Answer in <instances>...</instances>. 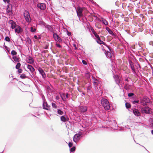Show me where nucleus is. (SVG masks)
I'll return each instance as SVG.
<instances>
[{
    "mask_svg": "<svg viewBox=\"0 0 153 153\" xmlns=\"http://www.w3.org/2000/svg\"><path fill=\"white\" fill-rule=\"evenodd\" d=\"M140 104L143 106H146L148 103L150 102V100L148 97L144 96L142 97H140Z\"/></svg>",
    "mask_w": 153,
    "mask_h": 153,
    "instance_id": "nucleus-1",
    "label": "nucleus"
},
{
    "mask_svg": "<svg viewBox=\"0 0 153 153\" xmlns=\"http://www.w3.org/2000/svg\"><path fill=\"white\" fill-rule=\"evenodd\" d=\"M102 106L106 110H109L110 108V104L108 101L106 99L102 98L101 101Z\"/></svg>",
    "mask_w": 153,
    "mask_h": 153,
    "instance_id": "nucleus-2",
    "label": "nucleus"
},
{
    "mask_svg": "<svg viewBox=\"0 0 153 153\" xmlns=\"http://www.w3.org/2000/svg\"><path fill=\"white\" fill-rule=\"evenodd\" d=\"M84 9V7L81 8L79 7H77L76 12L78 17H81L82 16V12Z\"/></svg>",
    "mask_w": 153,
    "mask_h": 153,
    "instance_id": "nucleus-3",
    "label": "nucleus"
},
{
    "mask_svg": "<svg viewBox=\"0 0 153 153\" xmlns=\"http://www.w3.org/2000/svg\"><path fill=\"white\" fill-rule=\"evenodd\" d=\"M151 110V108L148 106L142 107L141 108V112L143 114H149Z\"/></svg>",
    "mask_w": 153,
    "mask_h": 153,
    "instance_id": "nucleus-4",
    "label": "nucleus"
},
{
    "mask_svg": "<svg viewBox=\"0 0 153 153\" xmlns=\"http://www.w3.org/2000/svg\"><path fill=\"white\" fill-rule=\"evenodd\" d=\"M24 16L26 21L28 22H30L31 19L30 17L29 13L28 11H25L24 13Z\"/></svg>",
    "mask_w": 153,
    "mask_h": 153,
    "instance_id": "nucleus-5",
    "label": "nucleus"
},
{
    "mask_svg": "<svg viewBox=\"0 0 153 153\" xmlns=\"http://www.w3.org/2000/svg\"><path fill=\"white\" fill-rule=\"evenodd\" d=\"M82 135V134H75L73 137V141L76 143L79 140Z\"/></svg>",
    "mask_w": 153,
    "mask_h": 153,
    "instance_id": "nucleus-6",
    "label": "nucleus"
},
{
    "mask_svg": "<svg viewBox=\"0 0 153 153\" xmlns=\"http://www.w3.org/2000/svg\"><path fill=\"white\" fill-rule=\"evenodd\" d=\"M116 83L119 86L122 85L123 79L122 77H114Z\"/></svg>",
    "mask_w": 153,
    "mask_h": 153,
    "instance_id": "nucleus-7",
    "label": "nucleus"
},
{
    "mask_svg": "<svg viewBox=\"0 0 153 153\" xmlns=\"http://www.w3.org/2000/svg\"><path fill=\"white\" fill-rule=\"evenodd\" d=\"M53 37L54 39L56 41H57L59 42H62V39L56 33H54L53 34Z\"/></svg>",
    "mask_w": 153,
    "mask_h": 153,
    "instance_id": "nucleus-8",
    "label": "nucleus"
},
{
    "mask_svg": "<svg viewBox=\"0 0 153 153\" xmlns=\"http://www.w3.org/2000/svg\"><path fill=\"white\" fill-rule=\"evenodd\" d=\"M60 120L62 122H66L69 120V118L66 115H64L60 117Z\"/></svg>",
    "mask_w": 153,
    "mask_h": 153,
    "instance_id": "nucleus-9",
    "label": "nucleus"
},
{
    "mask_svg": "<svg viewBox=\"0 0 153 153\" xmlns=\"http://www.w3.org/2000/svg\"><path fill=\"white\" fill-rule=\"evenodd\" d=\"M26 62L30 64H32L34 63V60L33 58L30 56H28L26 59Z\"/></svg>",
    "mask_w": 153,
    "mask_h": 153,
    "instance_id": "nucleus-10",
    "label": "nucleus"
},
{
    "mask_svg": "<svg viewBox=\"0 0 153 153\" xmlns=\"http://www.w3.org/2000/svg\"><path fill=\"white\" fill-rule=\"evenodd\" d=\"M8 23L11 25V27L12 29H14L17 26L16 23L12 20H10L9 21Z\"/></svg>",
    "mask_w": 153,
    "mask_h": 153,
    "instance_id": "nucleus-11",
    "label": "nucleus"
},
{
    "mask_svg": "<svg viewBox=\"0 0 153 153\" xmlns=\"http://www.w3.org/2000/svg\"><path fill=\"white\" fill-rule=\"evenodd\" d=\"M133 113L136 116L138 117L140 116L141 114L139 111L137 109H134L133 110Z\"/></svg>",
    "mask_w": 153,
    "mask_h": 153,
    "instance_id": "nucleus-12",
    "label": "nucleus"
},
{
    "mask_svg": "<svg viewBox=\"0 0 153 153\" xmlns=\"http://www.w3.org/2000/svg\"><path fill=\"white\" fill-rule=\"evenodd\" d=\"M43 108L44 109L49 110L50 109V106L46 102H44L42 104Z\"/></svg>",
    "mask_w": 153,
    "mask_h": 153,
    "instance_id": "nucleus-13",
    "label": "nucleus"
},
{
    "mask_svg": "<svg viewBox=\"0 0 153 153\" xmlns=\"http://www.w3.org/2000/svg\"><path fill=\"white\" fill-rule=\"evenodd\" d=\"M14 28L15 32L18 33L21 32L22 31L19 25H17Z\"/></svg>",
    "mask_w": 153,
    "mask_h": 153,
    "instance_id": "nucleus-14",
    "label": "nucleus"
},
{
    "mask_svg": "<svg viewBox=\"0 0 153 153\" xmlns=\"http://www.w3.org/2000/svg\"><path fill=\"white\" fill-rule=\"evenodd\" d=\"M37 6L38 7L42 10H44L46 8V5L45 4L43 3L38 4Z\"/></svg>",
    "mask_w": 153,
    "mask_h": 153,
    "instance_id": "nucleus-15",
    "label": "nucleus"
},
{
    "mask_svg": "<svg viewBox=\"0 0 153 153\" xmlns=\"http://www.w3.org/2000/svg\"><path fill=\"white\" fill-rule=\"evenodd\" d=\"M92 79L94 80L93 82L94 85L95 86H97L99 83V81L98 79H96L95 77H92Z\"/></svg>",
    "mask_w": 153,
    "mask_h": 153,
    "instance_id": "nucleus-16",
    "label": "nucleus"
},
{
    "mask_svg": "<svg viewBox=\"0 0 153 153\" xmlns=\"http://www.w3.org/2000/svg\"><path fill=\"white\" fill-rule=\"evenodd\" d=\"M79 108L81 111L82 112H84L87 110V108L86 106H80Z\"/></svg>",
    "mask_w": 153,
    "mask_h": 153,
    "instance_id": "nucleus-17",
    "label": "nucleus"
},
{
    "mask_svg": "<svg viewBox=\"0 0 153 153\" xmlns=\"http://www.w3.org/2000/svg\"><path fill=\"white\" fill-rule=\"evenodd\" d=\"M27 66V68L31 71L33 72L34 71L35 69L31 65H28Z\"/></svg>",
    "mask_w": 153,
    "mask_h": 153,
    "instance_id": "nucleus-18",
    "label": "nucleus"
},
{
    "mask_svg": "<svg viewBox=\"0 0 153 153\" xmlns=\"http://www.w3.org/2000/svg\"><path fill=\"white\" fill-rule=\"evenodd\" d=\"M10 4L8 5V7L7 9V12L8 13L11 14L12 13V9L11 7H10Z\"/></svg>",
    "mask_w": 153,
    "mask_h": 153,
    "instance_id": "nucleus-19",
    "label": "nucleus"
},
{
    "mask_svg": "<svg viewBox=\"0 0 153 153\" xmlns=\"http://www.w3.org/2000/svg\"><path fill=\"white\" fill-rule=\"evenodd\" d=\"M129 65H130V67L131 68V69H132V70L133 71H134L135 69H134V65L133 64V62L131 60H129Z\"/></svg>",
    "mask_w": 153,
    "mask_h": 153,
    "instance_id": "nucleus-20",
    "label": "nucleus"
},
{
    "mask_svg": "<svg viewBox=\"0 0 153 153\" xmlns=\"http://www.w3.org/2000/svg\"><path fill=\"white\" fill-rule=\"evenodd\" d=\"M106 29L108 31V33L112 36H114L115 35L112 31L111 30H110L109 27H106Z\"/></svg>",
    "mask_w": 153,
    "mask_h": 153,
    "instance_id": "nucleus-21",
    "label": "nucleus"
},
{
    "mask_svg": "<svg viewBox=\"0 0 153 153\" xmlns=\"http://www.w3.org/2000/svg\"><path fill=\"white\" fill-rule=\"evenodd\" d=\"M38 70L40 73L42 75V76H44L45 73L43 69L40 68H39L38 69Z\"/></svg>",
    "mask_w": 153,
    "mask_h": 153,
    "instance_id": "nucleus-22",
    "label": "nucleus"
},
{
    "mask_svg": "<svg viewBox=\"0 0 153 153\" xmlns=\"http://www.w3.org/2000/svg\"><path fill=\"white\" fill-rule=\"evenodd\" d=\"M128 96L129 97H132L133 98H135L136 97V96L134 94L131 92L128 93Z\"/></svg>",
    "mask_w": 153,
    "mask_h": 153,
    "instance_id": "nucleus-23",
    "label": "nucleus"
},
{
    "mask_svg": "<svg viewBox=\"0 0 153 153\" xmlns=\"http://www.w3.org/2000/svg\"><path fill=\"white\" fill-rule=\"evenodd\" d=\"M46 28L51 31H52L53 30V29L51 26L49 25H47L46 26Z\"/></svg>",
    "mask_w": 153,
    "mask_h": 153,
    "instance_id": "nucleus-24",
    "label": "nucleus"
},
{
    "mask_svg": "<svg viewBox=\"0 0 153 153\" xmlns=\"http://www.w3.org/2000/svg\"><path fill=\"white\" fill-rule=\"evenodd\" d=\"M102 21L103 23L105 25H107L108 24V22L105 19L102 18Z\"/></svg>",
    "mask_w": 153,
    "mask_h": 153,
    "instance_id": "nucleus-25",
    "label": "nucleus"
},
{
    "mask_svg": "<svg viewBox=\"0 0 153 153\" xmlns=\"http://www.w3.org/2000/svg\"><path fill=\"white\" fill-rule=\"evenodd\" d=\"M57 113L60 115H62L64 113L63 111H61L60 109H57Z\"/></svg>",
    "mask_w": 153,
    "mask_h": 153,
    "instance_id": "nucleus-26",
    "label": "nucleus"
},
{
    "mask_svg": "<svg viewBox=\"0 0 153 153\" xmlns=\"http://www.w3.org/2000/svg\"><path fill=\"white\" fill-rule=\"evenodd\" d=\"M91 87L90 86H88L87 88V92L88 93L91 94L92 91L91 90Z\"/></svg>",
    "mask_w": 153,
    "mask_h": 153,
    "instance_id": "nucleus-27",
    "label": "nucleus"
},
{
    "mask_svg": "<svg viewBox=\"0 0 153 153\" xmlns=\"http://www.w3.org/2000/svg\"><path fill=\"white\" fill-rule=\"evenodd\" d=\"M125 105L126 108H130L131 106V105L130 103L128 102H126V103Z\"/></svg>",
    "mask_w": 153,
    "mask_h": 153,
    "instance_id": "nucleus-28",
    "label": "nucleus"
},
{
    "mask_svg": "<svg viewBox=\"0 0 153 153\" xmlns=\"http://www.w3.org/2000/svg\"><path fill=\"white\" fill-rule=\"evenodd\" d=\"M97 42L100 44H103L104 45H105V43L103 42V41H102L100 40H100H98V41H97Z\"/></svg>",
    "mask_w": 153,
    "mask_h": 153,
    "instance_id": "nucleus-29",
    "label": "nucleus"
},
{
    "mask_svg": "<svg viewBox=\"0 0 153 153\" xmlns=\"http://www.w3.org/2000/svg\"><path fill=\"white\" fill-rule=\"evenodd\" d=\"M106 56L108 57H110L111 56V53L109 51L107 52L106 53Z\"/></svg>",
    "mask_w": 153,
    "mask_h": 153,
    "instance_id": "nucleus-30",
    "label": "nucleus"
},
{
    "mask_svg": "<svg viewBox=\"0 0 153 153\" xmlns=\"http://www.w3.org/2000/svg\"><path fill=\"white\" fill-rule=\"evenodd\" d=\"M94 34L95 36V37H96L97 38L98 40H100V36L97 34V33L96 32L95 33H94Z\"/></svg>",
    "mask_w": 153,
    "mask_h": 153,
    "instance_id": "nucleus-31",
    "label": "nucleus"
},
{
    "mask_svg": "<svg viewBox=\"0 0 153 153\" xmlns=\"http://www.w3.org/2000/svg\"><path fill=\"white\" fill-rule=\"evenodd\" d=\"M131 102L133 104H134L135 103L138 104L139 102V101L138 100H134L133 101H132Z\"/></svg>",
    "mask_w": 153,
    "mask_h": 153,
    "instance_id": "nucleus-32",
    "label": "nucleus"
},
{
    "mask_svg": "<svg viewBox=\"0 0 153 153\" xmlns=\"http://www.w3.org/2000/svg\"><path fill=\"white\" fill-rule=\"evenodd\" d=\"M76 149L75 147L74 146L70 149V151L71 152H73L75 151Z\"/></svg>",
    "mask_w": 153,
    "mask_h": 153,
    "instance_id": "nucleus-33",
    "label": "nucleus"
},
{
    "mask_svg": "<svg viewBox=\"0 0 153 153\" xmlns=\"http://www.w3.org/2000/svg\"><path fill=\"white\" fill-rule=\"evenodd\" d=\"M21 64L20 63H18L16 66V68L17 69H18L20 67Z\"/></svg>",
    "mask_w": 153,
    "mask_h": 153,
    "instance_id": "nucleus-34",
    "label": "nucleus"
},
{
    "mask_svg": "<svg viewBox=\"0 0 153 153\" xmlns=\"http://www.w3.org/2000/svg\"><path fill=\"white\" fill-rule=\"evenodd\" d=\"M51 104L53 108H57V106L56 105V104L52 102Z\"/></svg>",
    "mask_w": 153,
    "mask_h": 153,
    "instance_id": "nucleus-35",
    "label": "nucleus"
},
{
    "mask_svg": "<svg viewBox=\"0 0 153 153\" xmlns=\"http://www.w3.org/2000/svg\"><path fill=\"white\" fill-rule=\"evenodd\" d=\"M27 41L29 44H30L31 43V41L29 38H27Z\"/></svg>",
    "mask_w": 153,
    "mask_h": 153,
    "instance_id": "nucleus-36",
    "label": "nucleus"
},
{
    "mask_svg": "<svg viewBox=\"0 0 153 153\" xmlns=\"http://www.w3.org/2000/svg\"><path fill=\"white\" fill-rule=\"evenodd\" d=\"M11 53L13 55H16L17 54V53L15 51L13 50L11 51Z\"/></svg>",
    "mask_w": 153,
    "mask_h": 153,
    "instance_id": "nucleus-37",
    "label": "nucleus"
},
{
    "mask_svg": "<svg viewBox=\"0 0 153 153\" xmlns=\"http://www.w3.org/2000/svg\"><path fill=\"white\" fill-rule=\"evenodd\" d=\"M5 40L6 41L8 42L10 41V39L8 36H6L5 38Z\"/></svg>",
    "mask_w": 153,
    "mask_h": 153,
    "instance_id": "nucleus-38",
    "label": "nucleus"
},
{
    "mask_svg": "<svg viewBox=\"0 0 153 153\" xmlns=\"http://www.w3.org/2000/svg\"><path fill=\"white\" fill-rule=\"evenodd\" d=\"M30 29L31 31L32 32H34L36 31V29L33 28L32 27H30Z\"/></svg>",
    "mask_w": 153,
    "mask_h": 153,
    "instance_id": "nucleus-39",
    "label": "nucleus"
},
{
    "mask_svg": "<svg viewBox=\"0 0 153 153\" xmlns=\"http://www.w3.org/2000/svg\"><path fill=\"white\" fill-rule=\"evenodd\" d=\"M60 96L63 101H65L66 100V99L65 97H63L62 96V94H60Z\"/></svg>",
    "mask_w": 153,
    "mask_h": 153,
    "instance_id": "nucleus-40",
    "label": "nucleus"
},
{
    "mask_svg": "<svg viewBox=\"0 0 153 153\" xmlns=\"http://www.w3.org/2000/svg\"><path fill=\"white\" fill-rule=\"evenodd\" d=\"M96 26L98 28H101V25L100 24H97L96 23Z\"/></svg>",
    "mask_w": 153,
    "mask_h": 153,
    "instance_id": "nucleus-41",
    "label": "nucleus"
},
{
    "mask_svg": "<svg viewBox=\"0 0 153 153\" xmlns=\"http://www.w3.org/2000/svg\"><path fill=\"white\" fill-rule=\"evenodd\" d=\"M13 59L15 61L19 62V59L18 58L16 57L15 58L13 57Z\"/></svg>",
    "mask_w": 153,
    "mask_h": 153,
    "instance_id": "nucleus-42",
    "label": "nucleus"
},
{
    "mask_svg": "<svg viewBox=\"0 0 153 153\" xmlns=\"http://www.w3.org/2000/svg\"><path fill=\"white\" fill-rule=\"evenodd\" d=\"M91 30L93 34L96 32L92 27H91Z\"/></svg>",
    "mask_w": 153,
    "mask_h": 153,
    "instance_id": "nucleus-43",
    "label": "nucleus"
},
{
    "mask_svg": "<svg viewBox=\"0 0 153 153\" xmlns=\"http://www.w3.org/2000/svg\"><path fill=\"white\" fill-rule=\"evenodd\" d=\"M73 146V143L72 142H69L68 143V146L69 147H71Z\"/></svg>",
    "mask_w": 153,
    "mask_h": 153,
    "instance_id": "nucleus-44",
    "label": "nucleus"
},
{
    "mask_svg": "<svg viewBox=\"0 0 153 153\" xmlns=\"http://www.w3.org/2000/svg\"><path fill=\"white\" fill-rule=\"evenodd\" d=\"M3 1L4 2H7L8 4H9L10 2V0H3Z\"/></svg>",
    "mask_w": 153,
    "mask_h": 153,
    "instance_id": "nucleus-45",
    "label": "nucleus"
},
{
    "mask_svg": "<svg viewBox=\"0 0 153 153\" xmlns=\"http://www.w3.org/2000/svg\"><path fill=\"white\" fill-rule=\"evenodd\" d=\"M82 62L83 64L84 65H87V63L86 62L85 60H82Z\"/></svg>",
    "mask_w": 153,
    "mask_h": 153,
    "instance_id": "nucleus-46",
    "label": "nucleus"
},
{
    "mask_svg": "<svg viewBox=\"0 0 153 153\" xmlns=\"http://www.w3.org/2000/svg\"><path fill=\"white\" fill-rule=\"evenodd\" d=\"M93 16L94 17L96 18L97 19H98V20H99L100 21V22L101 21V20H100L99 19L98 17H97L96 16H95V15H93Z\"/></svg>",
    "mask_w": 153,
    "mask_h": 153,
    "instance_id": "nucleus-47",
    "label": "nucleus"
},
{
    "mask_svg": "<svg viewBox=\"0 0 153 153\" xmlns=\"http://www.w3.org/2000/svg\"><path fill=\"white\" fill-rule=\"evenodd\" d=\"M22 70L21 69H19L18 71L19 73H21L22 72Z\"/></svg>",
    "mask_w": 153,
    "mask_h": 153,
    "instance_id": "nucleus-48",
    "label": "nucleus"
},
{
    "mask_svg": "<svg viewBox=\"0 0 153 153\" xmlns=\"http://www.w3.org/2000/svg\"><path fill=\"white\" fill-rule=\"evenodd\" d=\"M42 100H43V102H45V97L44 96L43 94H42Z\"/></svg>",
    "mask_w": 153,
    "mask_h": 153,
    "instance_id": "nucleus-49",
    "label": "nucleus"
},
{
    "mask_svg": "<svg viewBox=\"0 0 153 153\" xmlns=\"http://www.w3.org/2000/svg\"><path fill=\"white\" fill-rule=\"evenodd\" d=\"M56 46L58 47H59V48L61 47V45L59 44L56 43Z\"/></svg>",
    "mask_w": 153,
    "mask_h": 153,
    "instance_id": "nucleus-50",
    "label": "nucleus"
},
{
    "mask_svg": "<svg viewBox=\"0 0 153 153\" xmlns=\"http://www.w3.org/2000/svg\"><path fill=\"white\" fill-rule=\"evenodd\" d=\"M124 128H123V127H120V128H119V131H121V130H123Z\"/></svg>",
    "mask_w": 153,
    "mask_h": 153,
    "instance_id": "nucleus-51",
    "label": "nucleus"
},
{
    "mask_svg": "<svg viewBox=\"0 0 153 153\" xmlns=\"http://www.w3.org/2000/svg\"><path fill=\"white\" fill-rule=\"evenodd\" d=\"M68 95H69V94H68V93H66V95H65V96H66V97L67 98H68L69 97H68Z\"/></svg>",
    "mask_w": 153,
    "mask_h": 153,
    "instance_id": "nucleus-52",
    "label": "nucleus"
},
{
    "mask_svg": "<svg viewBox=\"0 0 153 153\" xmlns=\"http://www.w3.org/2000/svg\"><path fill=\"white\" fill-rule=\"evenodd\" d=\"M67 34L68 36H70L71 34V33L70 32L68 31Z\"/></svg>",
    "mask_w": 153,
    "mask_h": 153,
    "instance_id": "nucleus-53",
    "label": "nucleus"
},
{
    "mask_svg": "<svg viewBox=\"0 0 153 153\" xmlns=\"http://www.w3.org/2000/svg\"><path fill=\"white\" fill-rule=\"evenodd\" d=\"M61 94H62V96L63 97H65V94L64 93H62Z\"/></svg>",
    "mask_w": 153,
    "mask_h": 153,
    "instance_id": "nucleus-54",
    "label": "nucleus"
},
{
    "mask_svg": "<svg viewBox=\"0 0 153 153\" xmlns=\"http://www.w3.org/2000/svg\"><path fill=\"white\" fill-rule=\"evenodd\" d=\"M13 80H15V81H17V82H18V81L17 80V79H16V78H13Z\"/></svg>",
    "mask_w": 153,
    "mask_h": 153,
    "instance_id": "nucleus-55",
    "label": "nucleus"
},
{
    "mask_svg": "<svg viewBox=\"0 0 153 153\" xmlns=\"http://www.w3.org/2000/svg\"><path fill=\"white\" fill-rule=\"evenodd\" d=\"M34 37L35 39H37V36H36V35L34 36Z\"/></svg>",
    "mask_w": 153,
    "mask_h": 153,
    "instance_id": "nucleus-56",
    "label": "nucleus"
},
{
    "mask_svg": "<svg viewBox=\"0 0 153 153\" xmlns=\"http://www.w3.org/2000/svg\"><path fill=\"white\" fill-rule=\"evenodd\" d=\"M88 76H91V75H90V74H89V73H87V74H86V76H88Z\"/></svg>",
    "mask_w": 153,
    "mask_h": 153,
    "instance_id": "nucleus-57",
    "label": "nucleus"
},
{
    "mask_svg": "<svg viewBox=\"0 0 153 153\" xmlns=\"http://www.w3.org/2000/svg\"><path fill=\"white\" fill-rule=\"evenodd\" d=\"M56 99H57V100H58L59 99V97L58 96H56Z\"/></svg>",
    "mask_w": 153,
    "mask_h": 153,
    "instance_id": "nucleus-58",
    "label": "nucleus"
},
{
    "mask_svg": "<svg viewBox=\"0 0 153 153\" xmlns=\"http://www.w3.org/2000/svg\"><path fill=\"white\" fill-rule=\"evenodd\" d=\"M30 94H29V95H31V96H32L33 95V94L32 93L30 92H29Z\"/></svg>",
    "mask_w": 153,
    "mask_h": 153,
    "instance_id": "nucleus-59",
    "label": "nucleus"
},
{
    "mask_svg": "<svg viewBox=\"0 0 153 153\" xmlns=\"http://www.w3.org/2000/svg\"><path fill=\"white\" fill-rule=\"evenodd\" d=\"M113 121H114V124L116 125L115 123L116 122V121L115 120H113Z\"/></svg>",
    "mask_w": 153,
    "mask_h": 153,
    "instance_id": "nucleus-60",
    "label": "nucleus"
},
{
    "mask_svg": "<svg viewBox=\"0 0 153 153\" xmlns=\"http://www.w3.org/2000/svg\"><path fill=\"white\" fill-rule=\"evenodd\" d=\"M22 79H25V78H26V77H20Z\"/></svg>",
    "mask_w": 153,
    "mask_h": 153,
    "instance_id": "nucleus-61",
    "label": "nucleus"
},
{
    "mask_svg": "<svg viewBox=\"0 0 153 153\" xmlns=\"http://www.w3.org/2000/svg\"><path fill=\"white\" fill-rule=\"evenodd\" d=\"M125 81H128V79L127 78L126 79H125Z\"/></svg>",
    "mask_w": 153,
    "mask_h": 153,
    "instance_id": "nucleus-62",
    "label": "nucleus"
},
{
    "mask_svg": "<svg viewBox=\"0 0 153 153\" xmlns=\"http://www.w3.org/2000/svg\"><path fill=\"white\" fill-rule=\"evenodd\" d=\"M151 133L153 135V130L152 131Z\"/></svg>",
    "mask_w": 153,
    "mask_h": 153,
    "instance_id": "nucleus-63",
    "label": "nucleus"
},
{
    "mask_svg": "<svg viewBox=\"0 0 153 153\" xmlns=\"http://www.w3.org/2000/svg\"><path fill=\"white\" fill-rule=\"evenodd\" d=\"M101 37L102 38H104V36H101Z\"/></svg>",
    "mask_w": 153,
    "mask_h": 153,
    "instance_id": "nucleus-64",
    "label": "nucleus"
}]
</instances>
